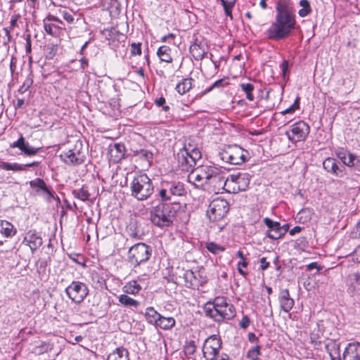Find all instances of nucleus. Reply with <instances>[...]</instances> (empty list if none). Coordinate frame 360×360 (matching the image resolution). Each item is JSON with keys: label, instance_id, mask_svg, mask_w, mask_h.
<instances>
[{"label": "nucleus", "instance_id": "obj_1", "mask_svg": "<svg viewBox=\"0 0 360 360\" xmlns=\"http://www.w3.org/2000/svg\"><path fill=\"white\" fill-rule=\"evenodd\" d=\"M275 21L266 30L265 34L271 40L278 41L287 37L295 28V9L290 0H278L276 6Z\"/></svg>", "mask_w": 360, "mask_h": 360}, {"label": "nucleus", "instance_id": "obj_2", "mask_svg": "<svg viewBox=\"0 0 360 360\" xmlns=\"http://www.w3.org/2000/svg\"><path fill=\"white\" fill-rule=\"evenodd\" d=\"M179 208V203H159L153 207L150 212V221L156 226L169 227L172 224Z\"/></svg>", "mask_w": 360, "mask_h": 360}, {"label": "nucleus", "instance_id": "obj_3", "mask_svg": "<svg viewBox=\"0 0 360 360\" xmlns=\"http://www.w3.org/2000/svg\"><path fill=\"white\" fill-rule=\"evenodd\" d=\"M201 157L202 154L199 148L192 143H188L177 153L178 166L182 171L193 172L196 162Z\"/></svg>", "mask_w": 360, "mask_h": 360}, {"label": "nucleus", "instance_id": "obj_4", "mask_svg": "<svg viewBox=\"0 0 360 360\" xmlns=\"http://www.w3.org/2000/svg\"><path fill=\"white\" fill-rule=\"evenodd\" d=\"M131 195L139 201L147 200L154 192L152 180L142 174L134 177L130 184Z\"/></svg>", "mask_w": 360, "mask_h": 360}, {"label": "nucleus", "instance_id": "obj_5", "mask_svg": "<svg viewBox=\"0 0 360 360\" xmlns=\"http://www.w3.org/2000/svg\"><path fill=\"white\" fill-rule=\"evenodd\" d=\"M251 176L248 173L238 172L229 174L224 182V190L229 193L245 191L250 184Z\"/></svg>", "mask_w": 360, "mask_h": 360}, {"label": "nucleus", "instance_id": "obj_6", "mask_svg": "<svg viewBox=\"0 0 360 360\" xmlns=\"http://www.w3.org/2000/svg\"><path fill=\"white\" fill-rule=\"evenodd\" d=\"M152 254V248L143 243L131 246L128 251V262L134 266L147 262Z\"/></svg>", "mask_w": 360, "mask_h": 360}, {"label": "nucleus", "instance_id": "obj_7", "mask_svg": "<svg viewBox=\"0 0 360 360\" xmlns=\"http://www.w3.org/2000/svg\"><path fill=\"white\" fill-rule=\"evenodd\" d=\"M248 156V152L237 145L229 146L226 150L219 153V157L222 161L234 165L244 163L247 160Z\"/></svg>", "mask_w": 360, "mask_h": 360}, {"label": "nucleus", "instance_id": "obj_8", "mask_svg": "<svg viewBox=\"0 0 360 360\" xmlns=\"http://www.w3.org/2000/svg\"><path fill=\"white\" fill-rule=\"evenodd\" d=\"M60 157L68 165H78L82 164L86 157L82 141H77L73 148L63 151Z\"/></svg>", "mask_w": 360, "mask_h": 360}, {"label": "nucleus", "instance_id": "obj_9", "mask_svg": "<svg viewBox=\"0 0 360 360\" xmlns=\"http://www.w3.org/2000/svg\"><path fill=\"white\" fill-rule=\"evenodd\" d=\"M203 311L206 316L217 322L231 320L236 316L234 307H229V309H224L212 306L211 302H207L205 304Z\"/></svg>", "mask_w": 360, "mask_h": 360}, {"label": "nucleus", "instance_id": "obj_10", "mask_svg": "<svg viewBox=\"0 0 360 360\" xmlns=\"http://www.w3.org/2000/svg\"><path fill=\"white\" fill-rule=\"evenodd\" d=\"M185 193L184 186L179 181H162L159 196L162 201H170L172 197L181 196Z\"/></svg>", "mask_w": 360, "mask_h": 360}, {"label": "nucleus", "instance_id": "obj_11", "mask_svg": "<svg viewBox=\"0 0 360 360\" xmlns=\"http://www.w3.org/2000/svg\"><path fill=\"white\" fill-rule=\"evenodd\" d=\"M229 210V204L227 200L222 198L213 200L207 210V216L212 221H218L222 219Z\"/></svg>", "mask_w": 360, "mask_h": 360}, {"label": "nucleus", "instance_id": "obj_12", "mask_svg": "<svg viewBox=\"0 0 360 360\" xmlns=\"http://www.w3.org/2000/svg\"><path fill=\"white\" fill-rule=\"evenodd\" d=\"M65 291L72 302L76 304H80L89 294L87 285L80 281H72Z\"/></svg>", "mask_w": 360, "mask_h": 360}, {"label": "nucleus", "instance_id": "obj_13", "mask_svg": "<svg viewBox=\"0 0 360 360\" xmlns=\"http://www.w3.org/2000/svg\"><path fill=\"white\" fill-rule=\"evenodd\" d=\"M181 271L182 276H179L184 278L185 285L188 288L198 289L200 286H202L207 283L206 277L204 276L200 271L182 269Z\"/></svg>", "mask_w": 360, "mask_h": 360}, {"label": "nucleus", "instance_id": "obj_14", "mask_svg": "<svg viewBox=\"0 0 360 360\" xmlns=\"http://www.w3.org/2000/svg\"><path fill=\"white\" fill-rule=\"evenodd\" d=\"M309 130V126L306 122L300 121L293 124L290 131H286L285 135L292 142H299L306 139Z\"/></svg>", "mask_w": 360, "mask_h": 360}, {"label": "nucleus", "instance_id": "obj_15", "mask_svg": "<svg viewBox=\"0 0 360 360\" xmlns=\"http://www.w3.org/2000/svg\"><path fill=\"white\" fill-rule=\"evenodd\" d=\"M207 176V186H210L218 188L222 186L224 189V182L226 178L222 175V172L219 168L209 165Z\"/></svg>", "mask_w": 360, "mask_h": 360}, {"label": "nucleus", "instance_id": "obj_16", "mask_svg": "<svg viewBox=\"0 0 360 360\" xmlns=\"http://www.w3.org/2000/svg\"><path fill=\"white\" fill-rule=\"evenodd\" d=\"M209 166H202L198 169V173L191 172L188 175L189 182H193V185L198 188L205 189L207 186V179L208 174Z\"/></svg>", "mask_w": 360, "mask_h": 360}, {"label": "nucleus", "instance_id": "obj_17", "mask_svg": "<svg viewBox=\"0 0 360 360\" xmlns=\"http://www.w3.org/2000/svg\"><path fill=\"white\" fill-rule=\"evenodd\" d=\"M264 224L267 226L265 236L273 240H278L284 236V233L281 231V225L278 221H274L269 217L263 219Z\"/></svg>", "mask_w": 360, "mask_h": 360}, {"label": "nucleus", "instance_id": "obj_18", "mask_svg": "<svg viewBox=\"0 0 360 360\" xmlns=\"http://www.w3.org/2000/svg\"><path fill=\"white\" fill-rule=\"evenodd\" d=\"M324 169L335 176H342L344 174L345 166L340 164L337 160L333 158H327L323 162Z\"/></svg>", "mask_w": 360, "mask_h": 360}, {"label": "nucleus", "instance_id": "obj_19", "mask_svg": "<svg viewBox=\"0 0 360 360\" xmlns=\"http://www.w3.org/2000/svg\"><path fill=\"white\" fill-rule=\"evenodd\" d=\"M29 184L37 194L46 193L47 195V200L50 201L52 198H54L53 193L49 189L42 179L36 178L30 181Z\"/></svg>", "mask_w": 360, "mask_h": 360}, {"label": "nucleus", "instance_id": "obj_20", "mask_svg": "<svg viewBox=\"0 0 360 360\" xmlns=\"http://www.w3.org/2000/svg\"><path fill=\"white\" fill-rule=\"evenodd\" d=\"M342 360H360V342L347 344L342 354Z\"/></svg>", "mask_w": 360, "mask_h": 360}, {"label": "nucleus", "instance_id": "obj_21", "mask_svg": "<svg viewBox=\"0 0 360 360\" xmlns=\"http://www.w3.org/2000/svg\"><path fill=\"white\" fill-rule=\"evenodd\" d=\"M23 243L30 248L33 253L42 245V238L35 231L30 230L26 233Z\"/></svg>", "mask_w": 360, "mask_h": 360}, {"label": "nucleus", "instance_id": "obj_22", "mask_svg": "<svg viewBox=\"0 0 360 360\" xmlns=\"http://www.w3.org/2000/svg\"><path fill=\"white\" fill-rule=\"evenodd\" d=\"M278 301L281 310L285 312H289L294 306V300L290 297L288 289L281 290L278 295Z\"/></svg>", "mask_w": 360, "mask_h": 360}, {"label": "nucleus", "instance_id": "obj_23", "mask_svg": "<svg viewBox=\"0 0 360 360\" xmlns=\"http://www.w3.org/2000/svg\"><path fill=\"white\" fill-rule=\"evenodd\" d=\"M11 148H18L22 153H24L27 155H34L37 154L40 148H34L29 145L27 142L25 141L22 135L15 142H13L11 145Z\"/></svg>", "mask_w": 360, "mask_h": 360}, {"label": "nucleus", "instance_id": "obj_24", "mask_svg": "<svg viewBox=\"0 0 360 360\" xmlns=\"http://www.w3.org/2000/svg\"><path fill=\"white\" fill-rule=\"evenodd\" d=\"M109 155L113 162H119L125 156V146L123 143H117L109 147Z\"/></svg>", "mask_w": 360, "mask_h": 360}, {"label": "nucleus", "instance_id": "obj_25", "mask_svg": "<svg viewBox=\"0 0 360 360\" xmlns=\"http://www.w3.org/2000/svg\"><path fill=\"white\" fill-rule=\"evenodd\" d=\"M221 347V340L216 335L209 337L205 342L204 348L207 350L210 349V354L214 356H217L219 351Z\"/></svg>", "mask_w": 360, "mask_h": 360}, {"label": "nucleus", "instance_id": "obj_26", "mask_svg": "<svg viewBox=\"0 0 360 360\" xmlns=\"http://www.w3.org/2000/svg\"><path fill=\"white\" fill-rule=\"evenodd\" d=\"M39 165V162H32L30 163L20 165L17 162L9 163L7 162H0V168L5 170H12L15 172L25 170L26 167H35Z\"/></svg>", "mask_w": 360, "mask_h": 360}, {"label": "nucleus", "instance_id": "obj_27", "mask_svg": "<svg viewBox=\"0 0 360 360\" xmlns=\"http://www.w3.org/2000/svg\"><path fill=\"white\" fill-rule=\"evenodd\" d=\"M17 230L14 226L8 221L0 220V233L6 238H11L16 234Z\"/></svg>", "mask_w": 360, "mask_h": 360}, {"label": "nucleus", "instance_id": "obj_28", "mask_svg": "<svg viewBox=\"0 0 360 360\" xmlns=\"http://www.w3.org/2000/svg\"><path fill=\"white\" fill-rule=\"evenodd\" d=\"M108 360H129V352L124 347L117 348L108 355Z\"/></svg>", "mask_w": 360, "mask_h": 360}, {"label": "nucleus", "instance_id": "obj_29", "mask_svg": "<svg viewBox=\"0 0 360 360\" xmlns=\"http://www.w3.org/2000/svg\"><path fill=\"white\" fill-rule=\"evenodd\" d=\"M175 320L173 317H165L160 315V319L155 326L163 330H169L175 326Z\"/></svg>", "mask_w": 360, "mask_h": 360}, {"label": "nucleus", "instance_id": "obj_30", "mask_svg": "<svg viewBox=\"0 0 360 360\" xmlns=\"http://www.w3.org/2000/svg\"><path fill=\"white\" fill-rule=\"evenodd\" d=\"M193 79L192 78L183 79L176 86V91L183 95L188 92L192 88V82Z\"/></svg>", "mask_w": 360, "mask_h": 360}, {"label": "nucleus", "instance_id": "obj_31", "mask_svg": "<svg viewBox=\"0 0 360 360\" xmlns=\"http://www.w3.org/2000/svg\"><path fill=\"white\" fill-rule=\"evenodd\" d=\"M122 289L124 293L135 295L141 290V286L137 281L133 280L128 282Z\"/></svg>", "mask_w": 360, "mask_h": 360}, {"label": "nucleus", "instance_id": "obj_32", "mask_svg": "<svg viewBox=\"0 0 360 360\" xmlns=\"http://www.w3.org/2000/svg\"><path fill=\"white\" fill-rule=\"evenodd\" d=\"M170 51L171 49L169 46H162L158 49L157 54L162 61L171 63L172 61V58L170 56Z\"/></svg>", "mask_w": 360, "mask_h": 360}, {"label": "nucleus", "instance_id": "obj_33", "mask_svg": "<svg viewBox=\"0 0 360 360\" xmlns=\"http://www.w3.org/2000/svg\"><path fill=\"white\" fill-rule=\"evenodd\" d=\"M160 315L153 307H148L145 314L148 322L155 326H156Z\"/></svg>", "mask_w": 360, "mask_h": 360}, {"label": "nucleus", "instance_id": "obj_34", "mask_svg": "<svg viewBox=\"0 0 360 360\" xmlns=\"http://www.w3.org/2000/svg\"><path fill=\"white\" fill-rule=\"evenodd\" d=\"M59 46L58 44L49 43L45 46V57L48 60L53 59V57L57 54Z\"/></svg>", "mask_w": 360, "mask_h": 360}, {"label": "nucleus", "instance_id": "obj_35", "mask_svg": "<svg viewBox=\"0 0 360 360\" xmlns=\"http://www.w3.org/2000/svg\"><path fill=\"white\" fill-rule=\"evenodd\" d=\"M190 52L196 60H202L206 54L205 50L197 44L191 46Z\"/></svg>", "mask_w": 360, "mask_h": 360}, {"label": "nucleus", "instance_id": "obj_36", "mask_svg": "<svg viewBox=\"0 0 360 360\" xmlns=\"http://www.w3.org/2000/svg\"><path fill=\"white\" fill-rule=\"evenodd\" d=\"M72 193L75 198L82 201H86L90 197L89 191L84 186H82L79 189L73 190Z\"/></svg>", "mask_w": 360, "mask_h": 360}, {"label": "nucleus", "instance_id": "obj_37", "mask_svg": "<svg viewBox=\"0 0 360 360\" xmlns=\"http://www.w3.org/2000/svg\"><path fill=\"white\" fill-rule=\"evenodd\" d=\"M299 5L302 8L298 11V14L300 17L304 18L310 14L312 11L310 3L308 0H300Z\"/></svg>", "mask_w": 360, "mask_h": 360}, {"label": "nucleus", "instance_id": "obj_38", "mask_svg": "<svg viewBox=\"0 0 360 360\" xmlns=\"http://www.w3.org/2000/svg\"><path fill=\"white\" fill-rule=\"evenodd\" d=\"M119 302L124 307H137L139 304V302L138 301L129 297L125 294L121 295L119 297Z\"/></svg>", "mask_w": 360, "mask_h": 360}, {"label": "nucleus", "instance_id": "obj_39", "mask_svg": "<svg viewBox=\"0 0 360 360\" xmlns=\"http://www.w3.org/2000/svg\"><path fill=\"white\" fill-rule=\"evenodd\" d=\"M211 305L224 309H229V307H233V304H229L227 302L226 298L224 297H216L212 302H211Z\"/></svg>", "mask_w": 360, "mask_h": 360}, {"label": "nucleus", "instance_id": "obj_40", "mask_svg": "<svg viewBox=\"0 0 360 360\" xmlns=\"http://www.w3.org/2000/svg\"><path fill=\"white\" fill-rule=\"evenodd\" d=\"M241 89L245 93L246 98L249 101L254 100V96L252 94V91L254 90L253 84L250 83H243L240 84Z\"/></svg>", "mask_w": 360, "mask_h": 360}, {"label": "nucleus", "instance_id": "obj_41", "mask_svg": "<svg viewBox=\"0 0 360 360\" xmlns=\"http://www.w3.org/2000/svg\"><path fill=\"white\" fill-rule=\"evenodd\" d=\"M207 249L213 254H218L224 252L225 248L214 242H210L206 244Z\"/></svg>", "mask_w": 360, "mask_h": 360}, {"label": "nucleus", "instance_id": "obj_42", "mask_svg": "<svg viewBox=\"0 0 360 360\" xmlns=\"http://www.w3.org/2000/svg\"><path fill=\"white\" fill-rule=\"evenodd\" d=\"M136 155H137L140 159L146 160L148 162H150L153 159V153L145 149H141L140 150L136 151Z\"/></svg>", "mask_w": 360, "mask_h": 360}, {"label": "nucleus", "instance_id": "obj_43", "mask_svg": "<svg viewBox=\"0 0 360 360\" xmlns=\"http://www.w3.org/2000/svg\"><path fill=\"white\" fill-rule=\"evenodd\" d=\"M221 2L224 7L226 15L227 16H229L231 19H232V8L235 4V1H227L226 0H221Z\"/></svg>", "mask_w": 360, "mask_h": 360}, {"label": "nucleus", "instance_id": "obj_44", "mask_svg": "<svg viewBox=\"0 0 360 360\" xmlns=\"http://www.w3.org/2000/svg\"><path fill=\"white\" fill-rule=\"evenodd\" d=\"M195 345L193 340L187 341L184 347V351L186 355H193L195 352Z\"/></svg>", "mask_w": 360, "mask_h": 360}, {"label": "nucleus", "instance_id": "obj_45", "mask_svg": "<svg viewBox=\"0 0 360 360\" xmlns=\"http://www.w3.org/2000/svg\"><path fill=\"white\" fill-rule=\"evenodd\" d=\"M352 283L349 287L352 292H355L357 290H360V274H355L354 275V278L351 279Z\"/></svg>", "mask_w": 360, "mask_h": 360}, {"label": "nucleus", "instance_id": "obj_46", "mask_svg": "<svg viewBox=\"0 0 360 360\" xmlns=\"http://www.w3.org/2000/svg\"><path fill=\"white\" fill-rule=\"evenodd\" d=\"M260 346L257 345L252 348L247 354V356L252 360H257L260 354Z\"/></svg>", "mask_w": 360, "mask_h": 360}, {"label": "nucleus", "instance_id": "obj_47", "mask_svg": "<svg viewBox=\"0 0 360 360\" xmlns=\"http://www.w3.org/2000/svg\"><path fill=\"white\" fill-rule=\"evenodd\" d=\"M131 55H141V43H133L131 45Z\"/></svg>", "mask_w": 360, "mask_h": 360}, {"label": "nucleus", "instance_id": "obj_48", "mask_svg": "<svg viewBox=\"0 0 360 360\" xmlns=\"http://www.w3.org/2000/svg\"><path fill=\"white\" fill-rule=\"evenodd\" d=\"M224 85H225V79H219V80L216 81L212 86H210L209 88H207L205 91L204 94H207L215 88H219V87L224 86Z\"/></svg>", "mask_w": 360, "mask_h": 360}, {"label": "nucleus", "instance_id": "obj_49", "mask_svg": "<svg viewBox=\"0 0 360 360\" xmlns=\"http://www.w3.org/2000/svg\"><path fill=\"white\" fill-rule=\"evenodd\" d=\"M298 108H299V98H297L296 100L295 101L294 103L291 106L288 108L286 110H285L283 112V114L292 113Z\"/></svg>", "mask_w": 360, "mask_h": 360}, {"label": "nucleus", "instance_id": "obj_50", "mask_svg": "<svg viewBox=\"0 0 360 360\" xmlns=\"http://www.w3.org/2000/svg\"><path fill=\"white\" fill-rule=\"evenodd\" d=\"M356 158V156L352 153L349 154V157L347 158V160L345 161H343V165H347L348 167H353L354 165V160Z\"/></svg>", "mask_w": 360, "mask_h": 360}, {"label": "nucleus", "instance_id": "obj_51", "mask_svg": "<svg viewBox=\"0 0 360 360\" xmlns=\"http://www.w3.org/2000/svg\"><path fill=\"white\" fill-rule=\"evenodd\" d=\"M250 323V320L248 316H244L239 323L240 328L245 329L247 328Z\"/></svg>", "mask_w": 360, "mask_h": 360}, {"label": "nucleus", "instance_id": "obj_52", "mask_svg": "<svg viewBox=\"0 0 360 360\" xmlns=\"http://www.w3.org/2000/svg\"><path fill=\"white\" fill-rule=\"evenodd\" d=\"M62 16L63 19H65L68 22L72 23L74 21V17L67 11H63L61 12Z\"/></svg>", "mask_w": 360, "mask_h": 360}, {"label": "nucleus", "instance_id": "obj_53", "mask_svg": "<svg viewBox=\"0 0 360 360\" xmlns=\"http://www.w3.org/2000/svg\"><path fill=\"white\" fill-rule=\"evenodd\" d=\"M26 40V53H30L32 51V44H31V36L30 34H27L25 38Z\"/></svg>", "mask_w": 360, "mask_h": 360}, {"label": "nucleus", "instance_id": "obj_54", "mask_svg": "<svg viewBox=\"0 0 360 360\" xmlns=\"http://www.w3.org/2000/svg\"><path fill=\"white\" fill-rule=\"evenodd\" d=\"M259 262H260V268L262 270H266L269 268V262H268L266 261V257H262L260 259H259Z\"/></svg>", "mask_w": 360, "mask_h": 360}, {"label": "nucleus", "instance_id": "obj_55", "mask_svg": "<svg viewBox=\"0 0 360 360\" xmlns=\"http://www.w3.org/2000/svg\"><path fill=\"white\" fill-rule=\"evenodd\" d=\"M44 30L46 32L49 34L53 35V25L51 24L44 23Z\"/></svg>", "mask_w": 360, "mask_h": 360}, {"label": "nucleus", "instance_id": "obj_56", "mask_svg": "<svg viewBox=\"0 0 360 360\" xmlns=\"http://www.w3.org/2000/svg\"><path fill=\"white\" fill-rule=\"evenodd\" d=\"M302 227L296 226L289 231V233L290 236H294L295 233H300L302 231Z\"/></svg>", "mask_w": 360, "mask_h": 360}, {"label": "nucleus", "instance_id": "obj_57", "mask_svg": "<svg viewBox=\"0 0 360 360\" xmlns=\"http://www.w3.org/2000/svg\"><path fill=\"white\" fill-rule=\"evenodd\" d=\"M248 336V340L252 343L258 341V338L253 333H250Z\"/></svg>", "mask_w": 360, "mask_h": 360}, {"label": "nucleus", "instance_id": "obj_58", "mask_svg": "<svg viewBox=\"0 0 360 360\" xmlns=\"http://www.w3.org/2000/svg\"><path fill=\"white\" fill-rule=\"evenodd\" d=\"M15 67H16V60L14 58H12L11 60V63H10V70H11L12 75L13 74V72L15 71Z\"/></svg>", "mask_w": 360, "mask_h": 360}, {"label": "nucleus", "instance_id": "obj_59", "mask_svg": "<svg viewBox=\"0 0 360 360\" xmlns=\"http://www.w3.org/2000/svg\"><path fill=\"white\" fill-rule=\"evenodd\" d=\"M79 61L81 63V68L82 69H85L88 66L89 63H88V60L86 58H84V57L82 58L79 60Z\"/></svg>", "mask_w": 360, "mask_h": 360}, {"label": "nucleus", "instance_id": "obj_60", "mask_svg": "<svg viewBox=\"0 0 360 360\" xmlns=\"http://www.w3.org/2000/svg\"><path fill=\"white\" fill-rule=\"evenodd\" d=\"M165 102H166L165 98L163 97H160L155 100V104L159 107L163 106V105L165 103Z\"/></svg>", "mask_w": 360, "mask_h": 360}, {"label": "nucleus", "instance_id": "obj_61", "mask_svg": "<svg viewBox=\"0 0 360 360\" xmlns=\"http://www.w3.org/2000/svg\"><path fill=\"white\" fill-rule=\"evenodd\" d=\"M307 270H312L314 269H317L318 270H319L320 269L319 268L318 266V264L316 262H311L309 264H308L307 266Z\"/></svg>", "mask_w": 360, "mask_h": 360}, {"label": "nucleus", "instance_id": "obj_62", "mask_svg": "<svg viewBox=\"0 0 360 360\" xmlns=\"http://www.w3.org/2000/svg\"><path fill=\"white\" fill-rule=\"evenodd\" d=\"M24 102H25L24 99L18 98L17 100L16 104L15 105V108L16 109L20 108L22 107V105L24 104Z\"/></svg>", "mask_w": 360, "mask_h": 360}, {"label": "nucleus", "instance_id": "obj_63", "mask_svg": "<svg viewBox=\"0 0 360 360\" xmlns=\"http://www.w3.org/2000/svg\"><path fill=\"white\" fill-rule=\"evenodd\" d=\"M337 155L342 162L347 160L346 154L343 152H338Z\"/></svg>", "mask_w": 360, "mask_h": 360}, {"label": "nucleus", "instance_id": "obj_64", "mask_svg": "<svg viewBox=\"0 0 360 360\" xmlns=\"http://www.w3.org/2000/svg\"><path fill=\"white\" fill-rule=\"evenodd\" d=\"M211 360H231L228 355L224 354V356H221L219 359H217V356H214L211 359Z\"/></svg>", "mask_w": 360, "mask_h": 360}]
</instances>
